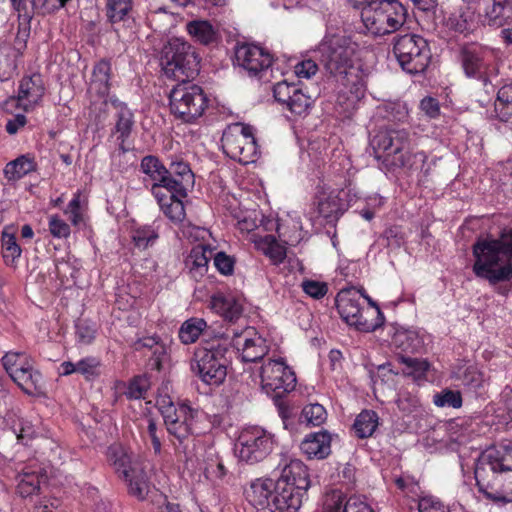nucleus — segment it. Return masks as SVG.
I'll list each match as a JSON object with an SVG mask.
<instances>
[{"instance_id":"2","label":"nucleus","mask_w":512,"mask_h":512,"mask_svg":"<svg viewBox=\"0 0 512 512\" xmlns=\"http://www.w3.org/2000/svg\"><path fill=\"white\" fill-rule=\"evenodd\" d=\"M479 490L488 498L512 502V443L487 449L475 469Z\"/></svg>"},{"instance_id":"22","label":"nucleus","mask_w":512,"mask_h":512,"mask_svg":"<svg viewBox=\"0 0 512 512\" xmlns=\"http://www.w3.org/2000/svg\"><path fill=\"white\" fill-rule=\"evenodd\" d=\"M446 28L454 33L468 36L479 27L478 16L474 9L468 5H460L445 17Z\"/></svg>"},{"instance_id":"52","label":"nucleus","mask_w":512,"mask_h":512,"mask_svg":"<svg viewBox=\"0 0 512 512\" xmlns=\"http://www.w3.org/2000/svg\"><path fill=\"white\" fill-rule=\"evenodd\" d=\"M400 360L406 365L408 375L415 379L422 378L429 369V363L426 360L401 356Z\"/></svg>"},{"instance_id":"13","label":"nucleus","mask_w":512,"mask_h":512,"mask_svg":"<svg viewBox=\"0 0 512 512\" xmlns=\"http://www.w3.org/2000/svg\"><path fill=\"white\" fill-rule=\"evenodd\" d=\"M262 390L274 399L292 391L296 385L294 372L279 360H268L260 370Z\"/></svg>"},{"instance_id":"58","label":"nucleus","mask_w":512,"mask_h":512,"mask_svg":"<svg viewBox=\"0 0 512 512\" xmlns=\"http://www.w3.org/2000/svg\"><path fill=\"white\" fill-rule=\"evenodd\" d=\"M398 408L406 414H410L420 406L417 396L409 392H401L396 400Z\"/></svg>"},{"instance_id":"5","label":"nucleus","mask_w":512,"mask_h":512,"mask_svg":"<svg viewBox=\"0 0 512 512\" xmlns=\"http://www.w3.org/2000/svg\"><path fill=\"white\" fill-rule=\"evenodd\" d=\"M321 63L328 73L345 86H356L360 68L356 65L358 44L345 36H333L320 44Z\"/></svg>"},{"instance_id":"39","label":"nucleus","mask_w":512,"mask_h":512,"mask_svg":"<svg viewBox=\"0 0 512 512\" xmlns=\"http://www.w3.org/2000/svg\"><path fill=\"white\" fill-rule=\"evenodd\" d=\"M378 415L372 410H363L357 415L353 430L358 438L364 439L372 436L378 426Z\"/></svg>"},{"instance_id":"1","label":"nucleus","mask_w":512,"mask_h":512,"mask_svg":"<svg viewBox=\"0 0 512 512\" xmlns=\"http://www.w3.org/2000/svg\"><path fill=\"white\" fill-rule=\"evenodd\" d=\"M199 63L195 48L180 38L169 40L162 50L163 71L178 82L169 94L170 109L186 123H193L201 117L208 106L202 87L191 81L199 73Z\"/></svg>"},{"instance_id":"21","label":"nucleus","mask_w":512,"mask_h":512,"mask_svg":"<svg viewBox=\"0 0 512 512\" xmlns=\"http://www.w3.org/2000/svg\"><path fill=\"white\" fill-rule=\"evenodd\" d=\"M275 471H278L277 481H281V483L287 482L299 489H308L310 487L307 467L298 459L282 455Z\"/></svg>"},{"instance_id":"35","label":"nucleus","mask_w":512,"mask_h":512,"mask_svg":"<svg viewBox=\"0 0 512 512\" xmlns=\"http://www.w3.org/2000/svg\"><path fill=\"white\" fill-rule=\"evenodd\" d=\"M10 378L13 380L21 372L28 369L34 360L25 352H7L1 359Z\"/></svg>"},{"instance_id":"56","label":"nucleus","mask_w":512,"mask_h":512,"mask_svg":"<svg viewBox=\"0 0 512 512\" xmlns=\"http://www.w3.org/2000/svg\"><path fill=\"white\" fill-rule=\"evenodd\" d=\"M297 88L295 84H290L287 81L278 82L273 87L274 98L279 103L286 105Z\"/></svg>"},{"instance_id":"32","label":"nucleus","mask_w":512,"mask_h":512,"mask_svg":"<svg viewBox=\"0 0 512 512\" xmlns=\"http://www.w3.org/2000/svg\"><path fill=\"white\" fill-rule=\"evenodd\" d=\"M512 19V0H492L485 10L484 21L492 27H501Z\"/></svg>"},{"instance_id":"27","label":"nucleus","mask_w":512,"mask_h":512,"mask_svg":"<svg viewBox=\"0 0 512 512\" xmlns=\"http://www.w3.org/2000/svg\"><path fill=\"white\" fill-rule=\"evenodd\" d=\"M344 191L322 192L317 198V211L328 223L336 221L346 210L340 195Z\"/></svg>"},{"instance_id":"53","label":"nucleus","mask_w":512,"mask_h":512,"mask_svg":"<svg viewBox=\"0 0 512 512\" xmlns=\"http://www.w3.org/2000/svg\"><path fill=\"white\" fill-rule=\"evenodd\" d=\"M134 348L135 350H141L142 348L153 349V355L156 356V362L158 366L160 364V357L165 354V347L159 343V337L157 336H149L138 339L134 343Z\"/></svg>"},{"instance_id":"30","label":"nucleus","mask_w":512,"mask_h":512,"mask_svg":"<svg viewBox=\"0 0 512 512\" xmlns=\"http://www.w3.org/2000/svg\"><path fill=\"white\" fill-rule=\"evenodd\" d=\"M211 308L230 322L236 321L243 312L242 305L235 297L224 294L212 296Z\"/></svg>"},{"instance_id":"14","label":"nucleus","mask_w":512,"mask_h":512,"mask_svg":"<svg viewBox=\"0 0 512 512\" xmlns=\"http://www.w3.org/2000/svg\"><path fill=\"white\" fill-rule=\"evenodd\" d=\"M196 411L189 405L181 403L178 404L177 411L170 414L164 420L167 432L183 449L187 448V443L194 434V419Z\"/></svg>"},{"instance_id":"47","label":"nucleus","mask_w":512,"mask_h":512,"mask_svg":"<svg viewBox=\"0 0 512 512\" xmlns=\"http://www.w3.org/2000/svg\"><path fill=\"white\" fill-rule=\"evenodd\" d=\"M2 254L7 264L13 263L21 254V249L16 243L14 235L6 231L2 234Z\"/></svg>"},{"instance_id":"26","label":"nucleus","mask_w":512,"mask_h":512,"mask_svg":"<svg viewBox=\"0 0 512 512\" xmlns=\"http://www.w3.org/2000/svg\"><path fill=\"white\" fill-rule=\"evenodd\" d=\"M168 171V189H173L180 195H187L188 189L194 185V174L189 165L182 161L172 162Z\"/></svg>"},{"instance_id":"43","label":"nucleus","mask_w":512,"mask_h":512,"mask_svg":"<svg viewBox=\"0 0 512 512\" xmlns=\"http://www.w3.org/2000/svg\"><path fill=\"white\" fill-rule=\"evenodd\" d=\"M326 418L325 408L318 403L306 405L301 413L302 421L311 426H320L325 422Z\"/></svg>"},{"instance_id":"50","label":"nucleus","mask_w":512,"mask_h":512,"mask_svg":"<svg viewBox=\"0 0 512 512\" xmlns=\"http://www.w3.org/2000/svg\"><path fill=\"white\" fill-rule=\"evenodd\" d=\"M75 328L76 337L79 343L88 345L95 339L96 327L94 323L85 319H79L75 324Z\"/></svg>"},{"instance_id":"12","label":"nucleus","mask_w":512,"mask_h":512,"mask_svg":"<svg viewBox=\"0 0 512 512\" xmlns=\"http://www.w3.org/2000/svg\"><path fill=\"white\" fill-rule=\"evenodd\" d=\"M274 436L259 426L244 428L235 443V454L249 464L264 460L273 450Z\"/></svg>"},{"instance_id":"54","label":"nucleus","mask_w":512,"mask_h":512,"mask_svg":"<svg viewBox=\"0 0 512 512\" xmlns=\"http://www.w3.org/2000/svg\"><path fill=\"white\" fill-rule=\"evenodd\" d=\"M100 361L96 357H86L77 362V373L87 380L99 374Z\"/></svg>"},{"instance_id":"7","label":"nucleus","mask_w":512,"mask_h":512,"mask_svg":"<svg viewBox=\"0 0 512 512\" xmlns=\"http://www.w3.org/2000/svg\"><path fill=\"white\" fill-rule=\"evenodd\" d=\"M361 19L374 36L397 31L406 20L407 10L400 2L374 0L361 8Z\"/></svg>"},{"instance_id":"10","label":"nucleus","mask_w":512,"mask_h":512,"mask_svg":"<svg viewBox=\"0 0 512 512\" xmlns=\"http://www.w3.org/2000/svg\"><path fill=\"white\" fill-rule=\"evenodd\" d=\"M368 300L375 307L377 314L375 320H368L363 316L361 295L354 289L340 291L336 297V307L339 315L348 325L361 332H372L383 325L384 315L374 302Z\"/></svg>"},{"instance_id":"11","label":"nucleus","mask_w":512,"mask_h":512,"mask_svg":"<svg viewBox=\"0 0 512 512\" xmlns=\"http://www.w3.org/2000/svg\"><path fill=\"white\" fill-rule=\"evenodd\" d=\"M223 152L241 164L256 161L258 147L251 126L235 123L227 127L221 139Z\"/></svg>"},{"instance_id":"6","label":"nucleus","mask_w":512,"mask_h":512,"mask_svg":"<svg viewBox=\"0 0 512 512\" xmlns=\"http://www.w3.org/2000/svg\"><path fill=\"white\" fill-rule=\"evenodd\" d=\"M228 352L229 342L226 338L216 336L211 340L204 339L191 359L192 372L208 385H220L227 376Z\"/></svg>"},{"instance_id":"8","label":"nucleus","mask_w":512,"mask_h":512,"mask_svg":"<svg viewBox=\"0 0 512 512\" xmlns=\"http://www.w3.org/2000/svg\"><path fill=\"white\" fill-rule=\"evenodd\" d=\"M393 53L401 68L409 74L424 72L431 60V50L427 40L417 34L396 36Z\"/></svg>"},{"instance_id":"29","label":"nucleus","mask_w":512,"mask_h":512,"mask_svg":"<svg viewBox=\"0 0 512 512\" xmlns=\"http://www.w3.org/2000/svg\"><path fill=\"white\" fill-rule=\"evenodd\" d=\"M211 256L212 250L203 244H198L191 249L186 259V266L193 278L198 279L204 276Z\"/></svg>"},{"instance_id":"48","label":"nucleus","mask_w":512,"mask_h":512,"mask_svg":"<svg viewBox=\"0 0 512 512\" xmlns=\"http://www.w3.org/2000/svg\"><path fill=\"white\" fill-rule=\"evenodd\" d=\"M310 104V97L304 94L300 88H297L287 102L286 107L291 113L295 115H302L306 113Z\"/></svg>"},{"instance_id":"18","label":"nucleus","mask_w":512,"mask_h":512,"mask_svg":"<svg viewBox=\"0 0 512 512\" xmlns=\"http://www.w3.org/2000/svg\"><path fill=\"white\" fill-rule=\"evenodd\" d=\"M462 66L468 77H482L494 61V51L476 44L461 49Z\"/></svg>"},{"instance_id":"60","label":"nucleus","mask_w":512,"mask_h":512,"mask_svg":"<svg viewBox=\"0 0 512 512\" xmlns=\"http://www.w3.org/2000/svg\"><path fill=\"white\" fill-rule=\"evenodd\" d=\"M64 213L68 216L72 225L79 226L83 221V216L80 208V194L74 195L72 200L68 203Z\"/></svg>"},{"instance_id":"23","label":"nucleus","mask_w":512,"mask_h":512,"mask_svg":"<svg viewBox=\"0 0 512 512\" xmlns=\"http://www.w3.org/2000/svg\"><path fill=\"white\" fill-rule=\"evenodd\" d=\"M308 489H299L287 482H275L274 495L272 498V507L279 512H296L302 505L303 497Z\"/></svg>"},{"instance_id":"20","label":"nucleus","mask_w":512,"mask_h":512,"mask_svg":"<svg viewBox=\"0 0 512 512\" xmlns=\"http://www.w3.org/2000/svg\"><path fill=\"white\" fill-rule=\"evenodd\" d=\"M16 489L20 496L28 497L39 490L40 485L46 483L45 469L37 462L32 461L22 465L15 476Z\"/></svg>"},{"instance_id":"62","label":"nucleus","mask_w":512,"mask_h":512,"mask_svg":"<svg viewBox=\"0 0 512 512\" xmlns=\"http://www.w3.org/2000/svg\"><path fill=\"white\" fill-rule=\"evenodd\" d=\"M419 512H446V507L437 498L433 496H425L419 500Z\"/></svg>"},{"instance_id":"37","label":"nucleus","mask_w":512,"mask_h":512,"mask_svg":"<svg viewBox=\"0 0 512 512\" xmlns=\"http://www.w3.org/2000/svg\"><path fill=\"white\" fill-rule=\"evenodd\" d=\"M496 118L502 122H512V83L503 85L494 103Z\"/></svg>"},{"instance_id":"44","label":"nucleus","mask_w":512,"mask_h":512,"mask_svg":"<svg viewBox=\"0 0 512 512\" xmlns=\"http://www.w3.org/2000/svg\"><path fill=\"white\" fill-rule=\"evenodd\" d=\"M150 388V380L146 375L134 377L125 392L130 399H144Z\"/></svg>"},{"instance_id":"42","label":"nucleus","mask_w":512,"mask_h":512,"mask_svg":"<svg viewBox=\"0 0 512 512\" xmlns=\"http://www.w3.org/2000/svg\"><path fill=\"white\" fill-rule=\"evenodd\" d=\"M116 113V133L119 134L118 139L122 142L130 135L133 126V114L125 105H118Z\"/></svg>"},{"instance_id":"15","label":"nucleus","mask_w":512,"mask_h":512,"mask_svg":"<svg viewBox=\"0 0 512 512\" xmlns=\"http://www.w3.org/2000/svg\"><path fill=\"white\" fill-rule=\"evenodd\" d=\"M45 94V86L40 74H33L23 77L18 87L17 97H12L7 101L17 108L30 112L35 109L42 101Z\"/></svg>"},{"instance_id":"33","label":"nucleus","mask_w":512,"mask_h":512,"mask_svg":"<svg viewBox=\"0 0 512 512\" xmlns=\"http://www.w3.org/2000/svg\"><path fill=\"white\" fill-rule=\"evenodd\" d=\"M35 363L21 372L13 381L28 395H36L42 392L44 388V379L41 372L35 368Z\"/></svg>"},{"instance_id":"31","label":"nucleus","mask_w":512,"mask_h":512,"mask_svg":"<svg viewBox=\"0 0 512 512\" xmlns=\"http://www.w3.org/2000/svg\"><path fill=\"white\" fill-rule=\"evenodd\" d=\"M253 242L256 248L270 259L272 264L279 265L285 260L287 255L286 246L281 244L275 236L255 237Z\"/></svg>"},{"instance_id":"19","label":"nucleus","mask_w":512,"mask_h":512,"mask_svg":"<svg viewBox=\"0 0 512 512\" xmlns=\"http://www.w3.org/2000/svg\"><path fill=\"white\" fill-rule=\"evenodd\" d=\"M151 193L155 197L160 210L173 223L180 224L186 217V212L182 199L187 195H180L173 189H164L158 185L151 188Z\"/></svg>"},{"instance_id":"16","label":"nucleus","mask_w":512,"mask_h":512,"mask_svg":"<svg viewBox=\"0 0 512 512\" xmlns=\"http://www.w3.org/2000/svg\"><path fill=\"white\" fill-rule=\"evenodd\" d=\"M235 63L246 70L249 75L256 76L270 67L272 56L257 45L242 44L235 50Z\"/></svg>"},{"instance_id":"61","label":"nucleus","mask_w":512,"mask_h":512,"mask_svg":"<svg viewBox=\"0 0 512 512\" xmlns=\"http://www.w3.org/2000/svg\"><path fill=\"white\" fill-rule=\"evenodd\" d=\"M214 265L223 275H231L234 271L235 261L224 252H218L214 256Z\"/></svg>"},{"instance_id":"59","label":"nucleus","mask_w":512,"mask_h":512,"mask_svg":"<svg viewBox=\"0 0 512 512\" xmlns=\"http://www.w3.org/2000/svg\"><path fill=\"white\" fill-rule=\"evenodd\" d=\"M205 476L210 480L222 479L226 475V468L223 462L216 456L211 458L204 467Z\"/></svg>"},{"instance_id":"3","label":"nucleus","mask_w":512,"mask_h":512,"mask_svg":"<svg viewBox=\"0 0 512 512\" xmlns=\"http://www.w3.org/2000/svg\"><path fill=\"white\" fill-rule=\"evenodd\" d=\"M473 272L490 285L512 279V228L504 229L499 238H479L473 244Z\"/></svg>"},{"instance_id":"40","label":"nucleus","mask_w":512,"mask_h":512,"mask_svg":"<svg viewBox=\"0 0 512 512\" xmlns=\"http://www.w3.org/2000/svg\"><path fill=\"white\" fill-rule=\"evenodd\" d=\"M207 323L202 318H190L179 329V338L184 344H191L198 340L200 335L207 334Z\"/></svg>"},{"instance_id":"45","label":"nucleus","mask_w":512,"mask_h":512,"mask_svg":"<svg viewBox=\"0 0 512 512\" xmlns=\"http://www.w3.org/2000/svg\"><path fill=\"white\" fill-rule=\"evenodd\" d=\"M158 238V232L152 226H142L133 231L132 239L136 247L146 249Z\"/></svg>"},{"instance_id":"24","label":"nucleus","mask_w":512,"mask_h":512,"mask_svg":"<svg viewBox=\"0 0 512 512\" xmlns=\"http://www.w3.org/2000/svg\"><path fill=\"white\" fill-rule=\"evenodd\" d=\"M275 481L269 478L256 479L246 490V498L255 507L269 509L274 512L272 498L274 495Z\"/></svg>"},{"instance_id":"34","label":"nucleus","mask_w":512,"mask_h":512,"mask_svg":"<svg viewBox=\"0 0 512 512\" xmlns=\"http://www.w3.org/2000/svg\"><path fill=\"white\" fill-rule=\"evenodd\" d=\"M36 170L34 159L28 155H21L8 162L4 168V175L8 181H16Z\"/></svg>"},{"instance_id":"4","label":"nucleus","mask_w":512,"mask_h":512,"mask_svg":"<svg viewBox=\"0 0 512 512\" xmlns=\"http://www.w3.org/2000/svg\"><path fill=\"white\" fill-rule=\"evenodd\" d=\"M371 145L377 158L393 167L406 168L412 172H419L424 177L429 174L430 165L427 155L423 151L406 154L409 148V133L404 129L380 130L372 139Z\"/></svg>"},{"instance_id":"25","label":"nucleus","mask_w":512,"mask_h":512,"mask_svg":"<svg viewBox=\"0 0 512 512\" xmlns=\"http://www.w3.org/2000/svg\"><path fill=\"white\" fill-rule=\"evenodd\" d=\"M332 436L327 431L313 432L303 439L300 448L309 459H324L331 453Z\"/></svg>"},{"instance_id":"46","label":"nucleus","mask_w":512,"mask_h":512,"mask_svg":"<svg viewBox=\"0 0 512 512\" xmlns=\"http://www.w3.org/2000/svg\"><path fill=\"white\" fill-rule=\"evenodd\" d=\"M433 402L438 407L460 408L462 406V396L459 391L445 389L434 395Z\"/></svg>"},{"instance_id":"38","label":"nucleus","mask_w":512,"mask_h":512,"mask_svg":"<svg viewBox=\"0 0 512 512\" xmlns=\"http://www.w3.org/2000/svg\"><path fill=\"white\" fill-rule=\"evenodd\" d=\"M186 29L189 35L204 45L213 43L217 38L216 29L207 20L190 21L187 23Z\"/></svg>"},{"instance_id":"28","label":"nucleus","mask_w":512,"mask_h":512,"mask_svg":"<svg viewBox=\"0 0 512 512\" xmlns=\"http://www.w3.org/2000/svg\"><path fill=\"white\" fill-rule=\"evenodd\" d=\"M140 169L153 182L151 188L158 185L161 188L168 189L167 183L170 173L157 157L145 156L141 160Z\"/></svg>"},{"instance_id":"17","label":"nucleus","mask_w":512,"mask_h":512,"mask_svg":"<svg viewBox=\"0 0 512 512\" xmlns=\"http://www.w3.org/2000/svg\"><path fill=\"white\" fill-rule=\"evenodd\" d=\"M233 341L245 362L261 360L269 351L266 340L252 327L245 328L239 334L234 333Z\"/></svg>"},{"instance_id":"49","label":"nucleus","mask_w":512,"mask_h":512,"mask_svg":"<svg viewBox=\"0 0 512 512\" xmlns=\"http://www.w3.org/2000/svg\"><path fill=\"white\" fill-rule=\"evenodd\" d=\"M107 16L112 23L124 19L131 9V0H108Z\"/></svg>"},{"instance_id":"51","label":"nucleus","mask_w":512,"mask_h":512,"mask_svg":"<svg viewBox=\"0 0 512 512\" xmlns=\"http://www.w3.org/2000/svg\"><path fill=\"white\" fill-rule=\"evenodd\" d=\"M345 495L339 490H333L325 495L322 512H344Z\"/></svg>"},{"instance_id":"64","label":"nucleus","mask_w":512,"mask_h":512,"mask_svg":"<svg viewBox=\"0 0 512 512\" xmlns=\"http://www.w3.org/2000/svg\"><path fill=\"white\" fill-rule=\"evenodd\" d=\"M317 71H318V66L311 59L301 61V62L297 63L294 67V72H295L296 76L299 78L309 79L313 75H315Z\"/></svg>"},{"instance_id":"9","label":"nucleus","mask_w":512,"mask_h":512,"mask_svg":"<svg viewBox=\"0 0 512 512\" xmlns=\"http://www.w3.org/2000/svg\"><path fill=\"white\" fill-rule=\"evenodd\" d=\"M107 460L115 472L128 482L130 494L138 499H144L148 493V482L143 467L138 462H133L119 444L109 446Z\"/></svg>"},{"instance_id":"41","label":"nucleus","mask_w":512,"mask_h":512,"mask_svg":"<svg viewBox=\"0 0 512 512\" xmlns=\"http://www.w3.org/2000/svg\"><path fill=\"white\" fill-rule=\"evenodd\" d=\"M455 380L468 389H477L484 383V376L474 365L461 366L453 372Z\"/></svg>"},{"instance_id":"63","label":"nucleus","mask_w":512,"mask_h":512,"mask_svg":"<svg viewBox=\"0 0 512 512\" xmlns=\"http://www.w3.org/2000/svg\"><path fill=\"white\" fill-rule=\"evenodd\" d=\"M344 512H374V510L363 498L352 496L346 500Z\"/></svg>"},{"instance_id":"57","label":"nucleus","mask_w":512,"mask_h":512,"mask_svg":"<svg viewBox=\"0 0 512 512\" xmlns=\"http://www.w3.org/2000/svg\"><path fill=\"white\" fill-rule=\"evenodd\" d=\"M303 291L314 299L323 298L328 292V286L325 282L316 280H305L302 282Z\"/></svg>"},{"instance_id":"55","label":"nucleus","mask_w":512,"mask_h":512,"mask_svg":"<svg viewBox=\"0 0 512 512\" xmlns=\"http://www.w3.org/2000/svg\"><path fill=\"white\" fill-rule=\"evenodd\" d=\"M48 227L55 238H67L70 235V226L58 215L49 216Z\"/></svg>"},{"instance_id":"36","label":"nucleus","mask_w":512,"mask_h":512,"mask_svg":"<svg viewBox=\"0 0 512 512\" xmlns=\"http://www.w3.org/2000/svg\"><path fill=\"white\" fill-rule=\"evenodd\" d=\"M111 66L105 60L99 61L93 68L89 90L104 96L109 92Z\"/></svg>"}]
</instances>
